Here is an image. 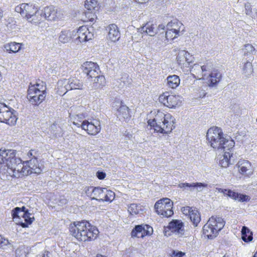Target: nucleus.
<instances>
[{
	"label": "nucleus",
	"mask_w": 257,
	"mask_h": 257,
	"mask_svg": "<svg viewBox=\"0 0 257 257\" xmlns=\"http://www.w3.org/2000/svg\"><path fill=\"white\" fill-rule=\"evenodd\" d=\"M16 151L13 150H0V170L9 176L20 178L23 163L22 160L16 156Z\"/></svg>",
	"instance_id": "f257e3e1"
},
{
	"label": "nucleus",
	"mask_w": 257,
	"mask_h": 257,
	"mask_svg": "<svg viewBox=\"0 0 257 257\" xmlns=\"http://www.w3.org/2000/svg\"><path fill=\"white\" fill-rule=\"evenodd\" d=\"M71 234L79 241L95 239L99 233L97 228L87 221L74 222L69 227Z\"/></svg>",
	"instance_id": "f03ea898"
},
{
	"label": "nucleus",
	"mask_w": 257,
	"mask_h": 257,
	"mask_svg": "<svg viewBox=\"0 0 257 257\" xmlns=\"http://www.w3.org/2000/svg\"><path fill=\"white\" fill-rule=\"evenodd\" d=\"M206 137L211 147L215 149L230 151L234 146V141L226 138L221 129L218 127L210 128L207 131Z\"/></svg>",
	"instance_id": "7ed1b4c3"
},
{
	"label": "nucleus",
	"mask_w": 257,
	"mask_h": 257,
	"mask_svg": "<svg viewBox=\"0 0 257 257\" xmlns=\"http://www.w3.org/2000/svg\"><path fill=\"white\" fill-rule=\"evenodd\" d=\"M175 118L170 114H165L163 112L158 111L153 119L148 121V124L153 127L155 131L162 134L170 133L175 123Z\"/></svg>",
	"instance_id": "20e7f679"
},
{
	"label": "nucleus",
	"mask_w": 257,
	"mask_h": 257,
	"mask_svg": "<svg viewBox=\"0 0 257 257\" xmlns=\"http://www.w3.org/2000/svg\"><path fill=\"white\" fill-rule=\"evenodd\" d=\"M15 11L29 23L37 25L41 22L40 11L38 7L33 4L22 3L15 7Z\"/></svg>",
	"instance_id": "39448f33"
},
{
	"label": "nucleus",
	"mask_w": 257,
	"mask_h": 257,
	"mask_svg": "<svg viewBox=\"0 0 257 257\" xmlns=\"http://www.w3.org/2000/svg\"><path fill=\"white\" fill-rule=\"evenodd\" d=\"M212 67L210 64L203 66L195 65L193 71L195 69L202 70V79L206 80L210 87L215 86L220 81L221 78V73L217 70H212Z\"/></svg>",
	"instance_id": "423d86ee"
},
{
	"label": "nucleus",
	"mask_w": 257,
	"mask_h": 257,
	"mask_svg": "<svg viewBox=\"0 0 257 257\" xmlns=\"http://www.w3.org/2000/svg\"><path fill=\"white\" fill-rule=\"evenodd\" d=\"M224 225L225 221L221 217L212 216L203 227V234L208 238L213 239L217 236Z\"/></svg>",
	"instance_id": "0eeeda50"
},
{
	"label": "nucleus",
	"mask_w": 257,
	"mask_h": 257,
	"mask_svg": "<svg viewBox=\"0 0 257 257\" xmlns=\"http://www.w3.org/2000/svg\"><path fill=\"white\" fill-rule=\"evenodd\" d=\"M42 84L40 88H36L35 85H32L28 90L27 98L34 105L40 104L46 96V86L45 83Z\"/></svg>",
	"instance_id": "6e6552de"
},
{
	"label": "nucleus",
	"mask_w": 257,
	"mask_h": 257,
	"mask_svg": "<svg viewBox=\"0 0 257 257\" xmlns=\"http://www.w3.org/2000/svg\"><path fill=\"white\" fill-rule=\"evenodd\" d=\"M16 111L13 108L7 106L5 104L0 102V121L10 125L16 124L17 117Z\"/></svg>",
	"instance_id": "1a4fd4ad"
},
{
	"label": "nucleus",
	"mask_w": 257,
	"mask_h": 257,
	"mask_svg": "<svg viewBox=\"0 0 257 257\" xmlns=\"http://www.w3.org/2000/svg\"><path fill=\"white\" fill-rule=\"evenodd\" d=\"M173 202L169 198L159 200L155 204L156 211L163 217H168L173 214L172 210Z\"/></svg>",
	"instance_id": "9d476101"
},
{
	"label": "nucleus",
	"mask_w": 257,
	"mask_h": 257,
	"mask_svg": "<svg viewBox=\"0 0 257 257\" xmlns=\"http://www.w3.org/2000/svg\"><path fill=\"white\" fill-rule=\"evenodd\" d=\"M41 22L43 19L48 21H57L64 18V14L60 10H58L53 6L46 7L40 11Z\"/></svg>",
	"instance_id": "9b49d317"
},
{
	"label": "nucleus",
	"mask_w": 257,
	"mask_h": 257,
	"mask_svg": "<svg viewBox=\"0 0 257 257\" xmlns=\"http://www.w3.org/2000/svg\"><path fill=\"white\" fill-rule=\"evenodd\" d=\"M75 125L77 127H81L83 130L87 132L90 135H96L99 133L101 130L100 122L99 120L93 119L89 121L88 120H83L81 123L74 122Z\"/></svg>",
	"instance_id": "f8f14e48"
},
{
	"label": "nucleus",
	"mask_w": 257,
	"mask_h": 257,
	"mask_svg": "<svg viewBox=\"0 0 257 257\" xmlns=\"http://www.w3.org/2000/svg\"><path fill=\"white\" fill-rule=\"evenodd\" d=\"M42 169L38 163L36 157H33L29 161L23 162V169L22 170V177L27 176L32 173L40 174Z\"/></svg>",
	"instance_id": "ddd939ff"
},
{
	"label": "nucleus",
	"mask_w": 257,
	"mask_h": 257,
	"mask_svg": "<svg viewBox=\"0 0 257 257\" xmlns=\"http://www.w3.org/2000/svg\"><path fill=\"white\" fill-rule=\"evenodd\" d=\"M159 101L165 106L172 108L180 105L182 97L179 95L170 94L168 92H165L160 95Z\"/></svg>",
	"instance_id": "4468645a"
},
{
	"label": "nucleus",
	"mask_w": 257,
	"mask_h": 257,
	"mask_svg": "<svg viewBox=\"0 0 257 257\" xmlns=\"http://www.w3.org/2000/svg\"><path fill=\"white\" fill-rule=\"evenodd\" d=\"M171 232L174 233L179 236L184 234L185 229L184 223L180 220H173L165 228L164 233L165 236H170Z\"/></svg>",
	"instance_id": "2eb2a0df"
},
{
	"label": "nucleus",
	"mask_w": 257,
	"mask_h": 257,
	"mask_svg": "<svg viewBox=\"0 0 257 257\" xmlns=\"http://www.w3.org/2000/svg\"><path fill=\"white\" fill-rule=\"evenodd\" d=\"M76 40L80 43L88 41L93 38V33L85 26L80 27L77 31H73Z\"/></svg>",
	"instance_id": "dca6fc26"
},
{
	"label": "nucleus",
	"mask_w": 257,
	"mask_h": 257,
	"mask_svg": "<svg viewBox=\"0 0 257 257\" xmlns=\"http://www.w3.org/2000/svg\"><path fill=\"white\" fill-rule=\"evenodd\" d=\"M82 72L89 78L100 73L98 65L92 62H85L81 66Z\"/></svg>",
	"instance_id": "f3484780"
},
{
	"label": "nucleus",
	"mask_w": 257,
	"mask_h": 257,
	"mask_svg": "<svg viewBox=\"0 0 257 257\" xmlns=\"http://www.w3.org/2000/svg\"><path fill=\"white\" fill-rule=\"evenodd\" d=\"M238 171L242 175L249 176L252 174L251 163L247 160H241L237 163Z\"/></svg>",
	"instance_id": "a211bd4d"
},
{
	"label": "nucleus",
	"mask_w": 257,
	"mask_h": 257,
	"mask_svg": "<svg viewBox=\"0 0 257 257\" xmlns=\"http://www.w3.org/2000/svg\"><path fill=\"white\" fill-rule=\"evenodd\" d=\"M91 82V87L93 89H97L102 88L105 85L106 81L103 75H100L98 73L96 76H94L90 78Z\"/></svg>",
	"instance_id": "6ab92c4d"
},
{
	"label": "nucleus",
	"mask_w": 257,
	"mask_h": 257,
	"mask_svg": "<svg viewBox=\"0 0 257 257\" xmlns=\"http://www.w3.org/2000/svg\"><path fill=\"white\" fill-rule=\"evenodd\" d=\"M107 30L108 31V38L112 42L117 41L120 37L118 28L115 24L109 25Z\"/></svg>",
	"instance_id": "aec40b11"
},
{
	"label": "nucleus",
	"mask_w": 257,
	"mask_h": 257,
	"mask_svg": "<svg viewBox=\"0 0 257 257\" xmlns=\"http://www.w3.org/2000/svg\"><path fill=\"white\" fill-rule=\"evenodd\" d=\"M176 59L180 65L184 64L185 62L189 64L193 61L192 56L187 51L185 50L180 51Z\"/></svg>",
	"instance_id": "412c9836"
},
{
	"label": "nucleus",
	"mask_w": 257,
	"mask_h": 257,
	"mask_svg": "<svg viewBox=\"0 0 257 257\" xmlns=\"http://www.w3.org/2000/svg\"><path fill=\"white\" fill-rule=\"evenodd\" d=\"M138 31L141 33H145L150 36H154L158 33L156 26L150 23L138 29Z\"/></svg>",
	"instance_id": "4be33fe9"
},
{
	"label": "nucleus",
	"mask_w": 257,
	"mask_h": 257,
	"mask_svg": "<svg viewBox=\"0 0 257 257\" xmlns=\"http://www.w3.org/2000/svg\"><path fill=\"white\" fill-rule=\"evenodd\" d=\"M166 29H170L180 34L184 30L182 23L176 19L169 22L166 26Z\"/></svg>",
	"instance_id": "5701e85b"
},
{
	"label": "nucleus",
	"mask_w": 257,
	"mask_h": 257,
	"mask_svg": "<svg viewBox=\"0 0 257 257\" xmlns=\"http://www.w3.org/2000/svg\"><path fill=\"white\" fill-rule=\"evenodd\" d=\"M116 115L119 120L126 119L130 117L128 107L125 105H121L117 109Z\"/></svg>",
	"instance_id": "b1692460"
},
{
	"label": "nucleus",
	"mask_w": 257,
	"mask_h": 257,
	"mask_svg": "<svg viewBox=\"0 0 257 257\" xmlns=\"http://www.w3.org/2000/svg\"><path fill=\"white\" fill-rule=\"evenodd\" d=\"M167 86L172 89L177 88L180 83V79L176 75H169L167 78Z\"/></svg>",
	"instance_id": "393cba45"
},
{
	"label": "nucleus",
	"mask_w": 257,
	"mask_h": 257,
	"mask_svg": "<svg viewBox=\"0 0 257 257\" xmlns=\"http://www.w3.org/2000/svg\"><path fill=\"white\" fill-rule=\"evenodd\" d=\"M74 34L70 30H63L62 31L59 36V41L61 43H66L69 42L72 38Z\"/></svg>",
	"instance_id": "a878e982"
},
{
	"label": "nucleus",
	"mask_w": 257,
	"mask_h": 257,
	"mask_svg": "<svg viewBox=\"0 0 257 257\" xmlns=\"http://www.w3.org/2000/svg\"><path fill=\"white\" fill-rule=\"evenodd\" d=\"M231 150L223 151L224 153L223 158L219 162V164L222 167L226 168L229 164H232L231 162V159L232 157V153H231Z\"/></svg>",
	"instance_id": "bb28decb"
},
{
	"label": "nucleus",
	"mask_w": 257,
	"mask_h": 257,
	"mask_svg": "<svg viewBox=\"0 0 257 257\" xmlns=\"http://www.w3.org/2000/svg\"><path fill=\"white\" fill-rule=\"evenodd\" d=\"M105 188H101L100 187H95L94 189L92 191L93 196L91 198L92 200L102 201Z\"/></svg>",
	"instance_id": "cd10ccee"
},
{
	"label": "nucleus",
	"mask_w": 257,
	"mask_h": 257,
	"mask_svg": "<svg viewBox=\"0 0 257 257\" xmlns=\"http://www.w3.org/2000/svg\"><path fill=\"white\" fill-rule=\"evenodd\" d=\"M22 45V43L11 42L5 45L4 48L9 53H16L20 50Z\"/></svg>",
	"instance_id": "c85d7f7f"
},
{
	"label": "nucleus",
	"mask_w": 257,
	"mask_h": 257,
	"mask_svg": "<svg viewBox=\"0 0 257 257\" xmlns=\"http://www.w3.org/2000/svg\"><path fill=\"white\" fill-rule=\"evenodd\" d=\"M69 82L67 86V90L72 89H80L82 88V83L77 79H69Z\"/></svg>",
	"instance_id": "c756f323"
},
{
	"label": "nucleus",
	"mask_w": 257,
	"mask_h": 257,
	"mask_svg": "<svg viewBox=\"0 0 257 257\" xmlns=\"http://www.w3.org/2000/svg\"><path fill=\"white\" fill-rule=\"evenodd\" d=\"M241 238L245 242H249L252 239V233L249 229L246 227L243 226L241 229Z\"/></svg>",
	"instance_id": "7c9ffc66"
},
{
	"label": "nucleus",
	"mask_w": 257,
	"mask_h": 257,
	"mask_svg": "<svg viewBox=\"0 0 257 257\" xmlns=\"http://www.w3.org/2000/svg\"><path fill=\"white\" fill-rule=\"evenodd\" d=\"M189 218L195 226H197L201 220L200 214L198 210L195 209L193 210L189 216Z\"/></svg>",
	"instance_id": "2f4dec72"
},
{
	"label": "nucleus",
	"mask_w": 257,
	"mask_h": 257,
	"mask_svg": "<svg viewBox=\"0 0 257 257\" xmlns=\"http://www.w3.org/2000/svg\"><path fill=\"white\" fill-rule=\"evenodd\" d=\"M178 187L182 189L183 191L193 192L194 191V183H180L178 184Z\"/></svg>",
	"instance_id": "473e14b6"
},
{
	"label": "nucleus",
	"mask_w": 257,
	"mask_h": 257,
	"mask_svg": "<svg viewBox=\"0 0 257 257\" xmlns=\"http://www.w3.org/2000/svg\"><path fill=\"white\" fill-rule=\"evenodd\" d=\"M104 192L102 201H105L111 202L114 199L115 194L113 191L110 190H107L105 188V191Z\"/></svg>",
	"instance_id": "72a5a7b5"
},
{
	"label": "nucleus",
	"mask_w": 257,
	"mask_h": 257,
	"mask_svg": "<svg viewBox=\"0 0 257 257\" xmlns=\"http://www.w3.org/2000/svg\"><path fill=\"white\" fill-rule=\"evenodd\" d=\"M97 2L95 0H86L85 7L89 11L97 10Z\"/></svg>",
	"instance_id": "f704fd0d"
},
{
	"label": "nucleus",
	"mask_w": 257,
	"mask_h": 257,
	"mask_svg": "<svg viewBox=\"0 0 257 257\" xmlns=\"http://www.w3.org/2000/svg\"><path fill=\"white\" fill-rule=\"evenodd\" d=\"M70 115L72 116H71V119L74 125H75V123L74 122H77L79 123H81L83 119L85 117L84 115L82 113H80L78 114H72L71 112L70 113Z\"/></svg>",
	"instance_id": "c9c22d12"
},
{
	"label": "nucleus",
	"mask_w": 257,
	"mask_h": 257,
	"mask_svg": "<svg viewBox=\"0 0 257 257\" xmlns=\"http://www.w3.org/2000/svg\"><path fill=\"white\" fill-rule=\"evenodd\" d=\"M180 35V34L179 33L170 29H167L165 33V38L168 41L169 40H172L175 38H177Z\"/></svg>",
	"instance_id": "e433bc0d"
},
{
	"label": "nucleus",
	"mask_w": 257,
	"mask_h": 257,
	"mask_svg": "<svg viewBox=\"0 0 257 257\" xmlns=\"http://www.w3.org/2000/svg\"><path fill=\"white\" fill-rule=\"evenodd\" d=\"M140 210V206L135 203L130 204L127 209L128 212L132 215L138 214Z\"/></svg>",
	"instance_id": "4c0bfd02"
},
{
	"label": "nucleus",
	"mask_w": 257,
	"mask_h": 257,
	"mask_svg": "<svg viewBox=\"0 0 257 257\" xmlns=\"http://www.w3.org/2000/svg\"><path fill=\"white\" fill-rule=\"evenodd\" d=\"M69 82V79H64L59 80L58 82V89L62 92L64 91V90L68 91L67 86L68 85Z\"/></svg>",
	"instance_id": "58836bf2"
},
{
	"label": "nucleus",
	"mask_w": 257,
	"mask_h": 257,
	"mask_svg": "<svg viewBox=\"0 0 257 257\" xmlns=\"http://www.w3.org/2000/svg\"><path fill=\"white\" fill-rule=\"evenodd\" d=\"M243 73L245 76L248 77L253 72V68L251 63L250 62H246L243 68Z\"/></svg>",
	"instance_id": "ea45409f"
},
{
	"label": "nucleus",
	"mask_w": 257,
	"mask_h": 257,
	"mask_svg": "<svg viewBox=\"0 0 257 257\" xmlns=\"http://www.w3.org/2000/svg\"><path fill=\"white\" fill-rule=\"evenodd\" d=\"M153 232L152 227L147 224L142 225V231L141 234V237H144L145 236L150 235Z\"/></svg>",
	"instance_id": "a19ab883"
},
{
	"label": "nucleus",
	"mask_w": 257,
	"mask_h": 257,
	"mask_svg": "<svg viewBox=\"0 0 257 257\" xmlns=\"http://www.w3.org/2000/svg\"><path fill=\"white\" fill-rule=\"evenodd\" d=\"M244 54L248 55L249 54H254L255 53V49L253 46L249 44L244 45V48L242 49Z\"/></svg>",
	"instance_id": "79ce46f5"
},
{
	"label": "nucleus",
	"mask_w": 257,
	"mask_h": 257,
	"mask_svg": "<svg viewBox=\"0 0 257 257\" xmlns=\"http://www.w3.org/2000/svg\"><path fill=\"white\" fill-rule=\"evenodd\" d=\"M25 214V212H23V210L18 207L15 208L12 211V216L13 218H20L21 216L24 217Z\"/></svg>",
	"instance_id": "37998d69"
},
{
	"label": "nucleus",
	"mask_w": 257,
	"mask_h": 257,
	"mask_svg": "<svg viewBox=\"0 0 257 257\" xmlns=\"http://www.w3.org/2000/svg\"><path fill=\"white\" fill-rule=\"evenodd\" d=\"M142 231V225H136L135 228L132 230L131 235L132 237H141V234Z\"/></svg>",
	"instance_id": "c03bdc74"
},
{
	"label": "nucleus",
	"mask_w": 257,
	"mask_h": 257,
	"mask_svg": "<svg viewBox=\"0 0 257 257\" xmlns=\"http://www.w3.org/2000/svg\"><path fill=\"white\" fill-rule=\"evenodd\" d=\"M17 257H27V253L24 248L20 247L16 249Z\"/></svg>",
	"instance_id": "a18cd8bd"
},
{
	"label": "nucleus",
	"mask_w": 257,
	"mask_h": 257,
	"mask_svg": "<svg viewBox=\"0 0 257 257\" xmlns=\"http://www.w3.org/2000/svg\"><path fill=\"white\" fill-rule=\"evenodd\" d=\"M207 186V184L200 182L194 183V190H196L198 192L202 191L203 188Z\"/></svg>",
	"instance_id": "49530a36"
},
{
	"label": "nucleus",
	"mask_w": 257,
	"mask_h": 257,
	"mask_svg": "<svg viewBox=\"0 0 257 257\" xmlns=\"http://www.w3.org/2000/svg\"><path fill=\"white\" fill-rule=\"evenodd\" d=\"M8 245H10L9 240L0 235V248H5Z\"/></svg>",
	"instance_id": "de8ad7c7"
},
{
	"label": "nucleus",
	"mask_w": 257,
	"mask_h": 257,
	"mask_svg": "<svg viewBox=\"0 0 257 257\" xmlns=\"http://www.w3.org/2000/svg\"><path fill=\"white\" fill-rule=\"evenodd\" d=\"M238 196L237 197V200L238 201L240 202H246L249 201L250 199L248 195L241 194L240 193H238Z\"/></svg>",
	"instance_id": "09e8293b"
},
{
	"label": "nucleus",
	"mask_w": 257,
	"mask_h": 257,
	"mask_svg": "<svg viewBox=\"0 0 257 257\" xmlns=\"http://www.w3.org/2000/svg\"><path fill=\"white\" fill-rule=\"evenodd\" d=\"M193 210V209L191 207H190L189 206L184 207H182L181 209L182 213L184 215L189 216H190Z\"/></svg>",
	"instance_id": "8fccbe9b"
},
{
	"label": "nucleus",
	"mask_w": 257,
	"mask_h": 257,
	"mask_svg": "<svg viewBox=\"0 0 257 257\" xmlns=\"http://www.w3.org/2000/svg\"><path fill=\"white\" fill-rule=\"evenodd\" d=\"M25 221L28 224H31L34 220V217H30V214L28 212H25V214L24 216Z\"/></svg>",
	"instance_id": "3c124183"
},
{
	"label": "nucleus",
	"mask_w": 257,
	"mask_h": 257,
	"mask_svg": "<svg viewBox=\"0 0 257 257\" xmlns=\"http://www.w3.org/2000/svg\"><path fill=\"white\" fill-rule=\"evenodd\" d=\"M195 65H199L198 64H194L192 68V69L191 70V71L193 73H195L196 75H197V77L199 79H202V78H201L202 77V70H199L198 69H195L194 70V71H193V69H194V67H195Z\"/></svg>",
	"instance_id": "603ef678"
},
{
	"label": "nucleus",
	"mask_w": 257,
	"mask_h": 257,
	"mask_svg": "<svg viewBox=\"0 0 257 257\" xmlns=\"http://www.w3.org/2000/svg\"><path fill=\"white\" fill-rule=\"evenodd\" d=\"M227 196L235 200H237V197L238 196V193L234 192L229 189Z\"/></svg>",
	"instance_id": "864d4df0"
},
{
	"label": "nucleus",
	"mask_w": 257,
	"mask_h": 257,
	"mask_svg": "<svg viewBox=\"0 0 257 257\" xmlns=\"http://www.w3.org/2000/svg\"><path fill=\"white\" fill-rule=\"evenodd\" d=\"M94 187H95L90 186L87 187L85 188V192L88 196H89L91 198L92 197V191L93 190V189H94Z\"/></svg>",
	"instance_id": "5fc2aeb1"
},
{
	"label": "nucleus",
	"mask_w": 257,
	"mask_h": 257,
	"mask_svg": "<svg viewBox=\"0 0 257 257\" xmlns=\"http://www.w3.org/2000/svg\"><path fill=\"white\" fill-rule=\"evenodd\" d=\"M245 13L247 15L251 16L252 14L251 6L249 4L245 5Z\"/></svg>",
	"instance_id": "6e6d98bb"
},
{
	"label": "nucleus",
	"mask_w": 257,
	"mask_h": 257,
	"mask_svg": "<svg viewBox=\"0 0 257 257\" xmlns=\"http://www.w3.org/2000/svg\"><path fill=\"white\" fill-rule=\"evenodd\" d=\"M37 257H51V253L48 251L40 253Z\"/></svg>",
	"instance_id": "4d7b16f0"
},
{
	"label": "nucleus",
	"mask_w": 257,
	"mask_h": 257,
	"mask_svg": "<svg viewBox=\"0 0 257 257\" xmlns=\"http://www.w3.org/2000/svg\"><path fill=\"white\" fill-rule=\"evenodd\" d=\"M97 177L99 179H103L105 177V173L103 172H97L96 173Z\"/></svg>",
	"instance_id": "13d9d810"
},
{
	"label": "nucleus",
	"mask_w": 257,
	"mask_h": 257,
	"mask_svg": "<svg viewBox=\"0 0 257 257\" xmlns=\"http://www.w3.org/2000/svg\"><path fill=\"white\" fill-rule=\"evenodd\" d=\"M218 190V192H220L221 193H222L224 195L227 196L228 191L229 189H222V188H217Z\"/></svg>",
	"instance_id": "bf43d9fd"
},
{
	"label": "nucleus",
	"mask_w": 257,
	"mask_h": 257,
	"mask_svg": "<svg viewBox=\"0 0 257 257\" xmlns=\"http://www.w3.org/2000/svg\"><path fill=\"white\" fill-rule=\"evenodd\" d=\"M121 79V81L123 82L124 84H125L126 82H127V83L129 82L128 76V75L126 74L123 75L122 76Z\"/></svg>",
	"instance_id": "052dcab7"
},
{
	"label": "nucleus",
	"mask_w": 257,
	"mask_h": 257,
	"mask_svg": "<svg viewBox=\"0 0 257 257\" xmlns=\"http://www.w3.org/2000/svg\"><path fill=\"white\" fill-rule=\"evenodd\" d=\"M172 254L175 256L182 257L184 255V253L182 251L176 252L175 251H173Z\"/></svg>",
	"instance_id": "680f3d73"
},
{
	"label": "nucleus",
	"mask_w": 257,
	"mask_h": 257,
	"mask_svg": "<svg viewBox=\"0 0 257 257\" xmlns=\"http://www.w3.org/2000/svg\"><path fill=\"white\" fill-rule=\"evenodd\" d=\"M165 26L163 24H160L158 26V28L157 29V30H158L159 31L163 30L164 31L165 30Z\"/></svg>",
	"instance_id": "e2e57ef3"
},
{
	"label": "nucleus",
	"mask_w": 257,
	"mask_h": 257,
	"mask_svg": "<svg viewBox=\"0 0 257 257\" xmlns=\"http://www.w3.org/2000/svg\"><path fill=\"white\" fill-rule=\"evenodd\" d=\"M136 2L140 4H144L148 2L149 0H134Z\"/></svg>",
	"instance_id": "0e129e2a"
},
{
	"label": "nucleus",
	"mask_w": 257,
	"mask_h": 257,
	"mask_svg": "<svg viewBox=\"0 0 257 257\" xmlns=\"http://www.w3.org/2000/svg\"><path fill=\"white\" fill-rule=\"evenodd\" d=\"M42 83H44V82L42 81L41 83H37L36 84V88H40L41 87L42 85L43 84Z\"/></svg>",
	"instance_id": "69168bd1"
},
{
	"label": "nucleus",
	"mask_w": 257,
	"mask_h": 257,
	"mask_svg": "<svg viewBox=\"0 0 257 257\" xmlns=\"http://www.w3.org/2000/svg\"><path fill=\"white\" fill-rule=\"evenodd\" d=\"M22 210H23L24 212H28V210L26 209V207L25 206L22 207V208H20Z\"/></svg>",
	"instance_id": "338daca9"
},
{
	"label": "nucleus",
	"mask_w": 257,
	"mask_h": 257,
	"mask_svg": "<svg viewBox=\"0 0 257 257\" xmlns=\"http://www.w3.org/2000/svg\"><path fill=\"white\" fill-rule=\"evenodd\" d=\"M33 150H31L29 152V153H28V156L30 157H32V156H33Z\"/></svg>",
	"instance_id": "774afa93"
}]
</instances>
